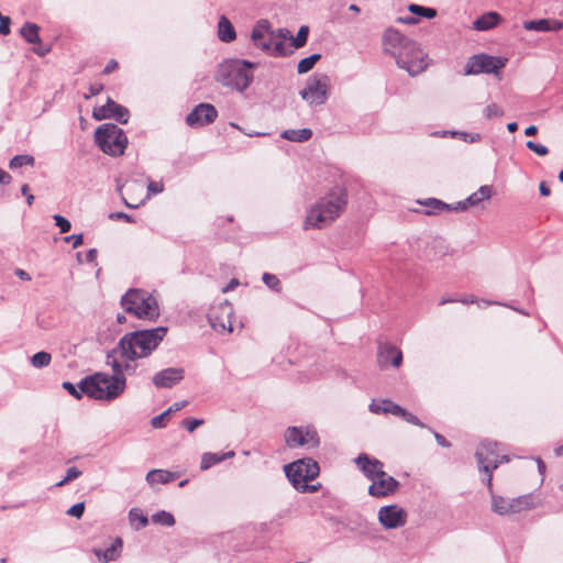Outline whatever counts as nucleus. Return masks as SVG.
Masks as SVG:
<instances>
[{"mask_svg":"<svg viewBox=\"0 0 563 563\" xmlns=\"http://www.w3.org/2000/svg\"><path fill=\"white\" fill-rule=\"evenodd\" d=\"M398 486V481L385 473V476L377 477L373 481L368 488V494L373 497H385L395 493Z\"/></svg>","mask_w":563,"mask_h":563,"instance_id":"nucleus-20","label":"nucleus"},{"mask_svg":"<svg viewBox=\"0 0 563 563\" xmlns=\"http://www.w3.org/2000/svg\"><path fill=\"white\" fill-rule=\"evenodd\" d=\"M377 361L382 368H385L388 365L399 367L402 362V353L394 345H380L377 354Z\"/></svg>","mask_w":563,"mask_h":563,"instance_id":"nucleus-21","label":"nucleus"},{"mask_svg":"<svg viewBox=\"0 0 563 563\" xmlns=\"http://www.w3.org/2000/svg\"><path fill=\"white\" fill-rule=\"evenodd\" d=\"M497 452V443L493 441L485 440L481 442L477 451L475 453V457L477 460L478 470L487 474L486 484L488 489L492 492V479L493 475L490 474V463L493 457L496 456Z\"/></svg>","mask_w":563,"mask_h":563,"instance_id":"nucleus-13","label":"nucleus"},{"mask_svg":"<svg viewBox=\"0 0 563 563\" xmlns=\"http://www.w3.org/2000/svg\"><path fill=\"white\" fill-rule=\"evenodd\" d=\"M492 187L488 185H483L478 188L477 191L473 192L466 198V202H468L470 207H474L479 205L484 200H488L492 197Z\"/></svg>","mask_w":563,"mask_h":563,"instance_id":"nucleus-33","label":"nucleus"},{"mask_svg":"<svg viewBox=\"0 0 563 563\" xmlns=\"http://www.w3.org/2000/svg\"><path fill=\"white\" fill-rule=\"evenodd\" d=\"M109 218L111 220H124L126 222H133V218L130 214L121 211L110 213Z\"/></svg>","mask_w":563,"mask_h":563,"instance_id":"nucleus-58","label":"nucleus"},{"mask_svg":"<svg viewBox=\"0 0 563 563\" xmlns=\"http://www.w3.org/2000/svg\"><path fill=\"white\" fill-rule=\"evenodd\" d=\"M274 38L272 35H268V37H264L263 41L257 42L256 46L263 49L264 52H271V48L273 46Z\"/></svg>","mask_w":563,"mask_h":563,"instance_id":"nucleus-56","label":"nucleus"},{"mask_svg":"<svg viewBox=\"0 0 563 563\" xmlns=\"http://www.w3.org/2000/svg\"><path fill=\"white\" fill-rule=\"evenodd\" d=\"M285 441L289 448L316 449L320 445L319 434L312 426L289 427L285 433Z\"/></svg>","mask_w":563,"mask_h":563,"instance_id":"nucleus-11","label":"nucleus"},{"mask_svg":"<svg viewBox=\"0 0 563 563\" xmlns=\"http://www.w3.org/2000/svg\"><path fill=\"white\" fill-rule=\"evenodd\" d=\"M525 497L506 499L501 496L492 495V509L494 512L505 516L519 512L522 509Z\"/></svg>","mask_w":563,"mask_h":563,"instance_id":"nucleus-18","label":"nucleus"},{"mask_svg":"<svg viewBox=\"0 0 563 563\" xmlns=\"http://www.w3.org/2000/svg\"><path fill=\"white\" fill-rule=\"evenodd\" d=\"M504 114V110L496 103H490L484 109V117L486 119L498 118Z\"/></svg>","mask_w":563,"mask_h":563,"instance_id":"nucleus-46","label":"nucleus"},{"mask_svg":"<svg viewBox=\"0 0 563 563\" xmlns=\"http://www.w3.org/2000/svg\"><path fill=\"white\" fill-rule=\"evenodd\" d=\"M10 33V18H1L0 20V35H8Z\"/></svg>","mask_w":563,"mask_h":563,"instance_id":"nucleus-61","label":"nucleus"},{"mask_svg":"<svg viewBox=\"0 0 563 563\" xmlns=\"http://www.w3.org/2000/svg\"><path fill=\"white\" fill-rule=\"evenodd\" d=\"M378 521L385 529H397L406 525L407 512L397 505L384 506L378 510Z\"/></svg>","mask_w":563,"mask_h":563,"instance_id":"nucleus-14","label":"nucleus"},{"mask_svg":"<svg viewBox=\"0 0 563 563\" xmlns=\"http://www.w3.org/2000/svg\"><path fill=\"white\" fill-rule=\"evenodd\" d=\"M373 413H390L398 416L404 412V408L389 399L373 400L369 405Z\"/></svg>","mask_w":563,"mask_h":563,"instance_id":"nucleus-25","label":"nucleus"},{"mask_svg":"<svg viewBox=\"0 0 563 563\" xmlns=\"http://www.w3.org/2000/svg\"><path fill=\"white\" fill-rule=\"evenodd\" d=\"M64 240H65V242H71L73 247L77 249L78 246H80L82 244L84 236H82V234H71L69 236H66Z\"/></svg>","mask_w":563,"mask_h":563,"instance_id":"nucleus-57","label":"nucleus"},{"mask_svg":"<svg viewBox=\"0 0 563 563\" xmlns=\"http://www.w3.org/2000/svg\"><path fill=\"white\" fill-rule=\"evenodd\" d=\"M123 542L121 538H115L113 543L107 548L106 550L93 549V554L98 558L99 561L103 563H109L111 561L117 560L121 554Z\"/></svg>","mask_w":563,"mask_h":563,"instance_id":"nucleus-24","label":"nucleus"},{"mask_svg":"<svg viewBox=\"0 0 563 563\" xmlns=\"http://www.w3.org/2000/svg\"><path fill=\"white\" fill-rule=\"evenodd\" d=\"M506 59L487 54L473 55L467 59L464 68L465 75L497 74L504 68Z\"/></svg>","mask_w":563,"mask_h":563,"instance_id":"nucleus-10","label":"nucleus"},{"mask_svg":"<svg viewBox=\"0 0 563 563\" xmlns=\"http://www.w3.org/2000/svg\"><path fill=\"white\" fill-rule=\"evenodd\" d=\"M95 142L104 154L120 156L126 148L128 137L118 125L104 123L97 128Z\"/></svg>","mask_w":563,"mask_h":563,"instance_id":"nucleus-6","label":"nucleus"},{"mask_svg":"<svg viewBox=\"0 0 563 563\" xmlns=\"http://www.w3.org/2000/svg\"><path fill=\"white\" fill-rule=\"evenodd\" d=\"M267 29L263 25V22H258L252 30V41L256 45L257 42H261L266 37Z\"/></svg>","mask_w":563,"mask_h":563,"instance_id":"nucleus-44","label":"nucleus"},{"mask_svg":"<svg viewBox=\"0 0 563 563\" xmlns=\"http://www.w3.org/2000/svg\"><path fill=\"white\" fill-rule=\"evenodd\" d=\"M509 461V457L507 455H497L492 460V463H490V474L493 473L494 470H496L498 467L499 464L501 463H505V462H508Z\"/></svg>","mask_w":563,"mask_h":563,"instance_id":"nucleus-60","label":"nucleus"},{"mask_svg":"<svg viewBox=\"0 0 563 563\" xmlns=\"http://www.w3.org/2000/svg\"><path fill=\"white\" fill-rule=\"evenodd\" d=\"M118 355H120L118 345L113 350H111L110 352L107 353L106 363H107V365H110L113 371V375L107 374V378L108 379L113 378V379H118V380L122 382V386H123V390H124L125 386H126L125 377L123 375V366L118 361Z\"/></svg>","mask_w":563,"mask_h":563,"instance_id":"nucleus-23","label":"nucleus"},{"mask_svg":"<svg viewBox=\"0 0 563 563\" xmlns=\"http://www.w3.org/2000/svg\"><path fill=\"white\" fill-rule=\"evenodd\" d=\"M35 163V159L32 155L29 154H22V155H15L11 158L9 163V167L11 169L20 168L22 166L29 165L33 166Z\"/></svg>","mask_w":563,"mask_h":563,"instance_id":"nucleus-37","label":"nucleus"},{"mask_svg":"<svg viewBox=\"0 0 563 563\" xmlns=\"http://www.w3.org/2000/svg\"><path fill=\"white\" fill-rule=\"evenodd\" d=\"M53 219L55 221V225L59 228L60 233H66V232L70 231L71 224H70L69 220H67L65 217L55 214L53 217Z\"/></svg>","mask_w":563,"mask_h":563,"instance_id":"nucleus-47","label":"nucleus"},{"mask_svg":"<svg viewBox=\"0 0 563 563\" xmlns=\"http://www.w3.org/2000/svg\"><path fill=\"white\" fill-rule=\"evenodd\" d=\"M280 137L290 142H306L312 137V131L310 129H289L280 133Z\"/></svg>","mask_w":563,"mask_h":563,"instance_id":"nucleus-31","label":"nucleus"},{"mask_svg":"<svg viewBox=\"0 0 563 563\" xmlns=\"http://www.w3.org/2000/svg\"><path fill=\"white\" fill-rule=\"evenodd\" d=\"M433 435H434V439L437 441V443L442 446V448H450L451 446V443L442 435L440 434L439 432H435L433 430H431Z\"/></svg>","mask_w":563,"mask_h":563,"instance_id":"nucleus-62","label":"nucleus"},{"mask_svg":"<svg viewBox=\"0 0 563 563\" xmlns=\"http://www.w3.org/2000/svg\"><path fill=\"white\" fill-rule=\"evenodd\" d=\"M320 487L321 485L319 483L316 485H309L308 482H303L294 486V488L300 493H314L318 492Z\"/></svg>","mask_w":563,"mask_h":563,"instance_id":"nucleus-53","label":"nucleus"},{"mask_svg":"<svg viewBox=\"0 0 563 563\" xmlns=\"http://www.w3.org/2000/svg\"><path fill=\"white\" fill-rule=\"evenodd\" d=\"M527 31L558 32L563 29V22L556 19L528 20L522 23Z\"/></svg>","mask_w":563,"mask_h":563,"instance_id":"nucleus-22","label":"nucleus"},{"mask_svg":"<svg viewBox=\"0 0 563 563\" xmlns=\"http://www.w3.org/2000/svg\"><path fill=\"white\" fill-rule=\"evenodd\" d=\"M29 191H30L29 185L27 184L22 185L21 194L23 196H25L27 205L31 206L33 203L34 196L32 194H30Z\"/></svg>","mask_w":563,"mask_h":563,"instance_id":"nucleus-64","label":"nucleus"},{"mask_svg":"<svg viewBox=\"0 0 563 563\" xmlns=\"http://www.w3.org/2000/svg\"><path fill=\"white\" fill-rule=\"evenodd\" d=\"M526 146L539 156H545L549 153V148L545 145L536 143L533 141H527Z\"/></svg>","mask_w":563,"mask_h":563,"instance_id":"nucleus-48","label":"nucleus"},{"mask_svg":"<svg viewBox=\"0 0 563 563\" xmlns=\"http://www.w3.org/2000/svg\"><path fill=\"white\" fill-rule=\"evenodd\" d=\"M409 11L417 14V15H420V16H423V18H427V19H432L437 15V10L433 9V8H428V7H422V5H419V4H410L409 5Z\"/></svg>","mask_w":563,"mask_h":563,"instance_id":"nucleus-42","label":"nucleus"},{"mask_svg":"<svg viewBox=\"0 0 563 563\" xmlns=\"http://www.w3.org/2000/svg\"><path fill=\"white\" fill-rule=\"evenodd\" d=\"M399 417H401L408 423H411L413 426H418L420 428H427V426L423 422H421L420 419L417 416H415L411 412L407 411L405 408H404V412L400 413Z\"/></svg>","mask_w":563,"mask_h":563,"instance_id":"nucleus-49","label":"nucleus"},{"mask_svg":"<svg viewBox=\"0 0 563 563\" xmlns=\"http://www.w3.org/2000/svg\"><path fill=\"white\" fill-rule=\"evenodd\" d=\"M202 419H196V418H187L181 422V426L187 429L189 432H194L198 427L203 424Z\"/></svg>","mask_w":563,"mask_h":563,"instance_id":"nucleus-50","label":"nucleus"},{"mask_svg":"<svg viewBox=\"0 0 563 563\" xmlns=\"http://www.w3.org/2000/svg\"><path fill=\"white\" fill-rule=\"evenodd\" d=\"M80 475H81V471H79L77 467H75V466L69 467L66 472V476L62 481H59L56 484V486L62 487V486L66 485L67 483L78 478Z\"/></svg>","mask_w":563,"mask_h":563,"instance_id":"nucleus-45","label":"nucleus"},{"mask_svg":"<svg viewBox=\"0 0 563 563\" xmlns=\"http://www.w3.org/2000/svg\"><path fill=\"white\" fill-rule=\"evenodd\" d=\"M470 207L468 202H466V199L463 201H459L456 203L450 205V208L448 210L451 211H464Z\"/></svg>","mask_w":563,"mask_h":563,"instance_id":"nucleus-63","label":"nucleus"},{"mask_svg":"<svg viewBox=\"0 0 563 563\" xmlns=\"http://www.w3.org/2000/svg\"><path fill=\"white\" fill-rule=\"evenodd\" d=\"M218 118V111L211 103H199L186 117L189 126H205L211 124Z\"/></svg>","mask_w":563,"mask_h":563,"instance_id":"nucleus-15","label":"nucleus"},{"mask_svg":"<svg viewBox=\"0 0 563 563\" xmlns=\"http://www.w3.org/2000/svg\"><path fill=\"white\" fill-rule=\"evenodd\" d=\"M51 361V354L45 351L37 352L31 357V364L35 368L46 367L49 365Z\"/></svg>","mask_w":563,"mask_h":563,"instance_id":"nucleus-38","label":"nucleus"},{"mask_svg":"<svg viewBox=\"0 0 563 563\" xmlns=\"http://www.w3.org/2000/svg\"><path fill=\"white\" fill-rule=\"evenodd\" d=\"M329 78L325 75H313L307 79L306 87L299 91L300 97L310 106L325 103L329 92Z\"/></svg>","mask_w":563,"mask_h":563,"instance_id":"nucleus-9","label":"nucleus"},{"mask_svg":"<svg viewBox=\"0 0 563 563\" xmlns=\"http://www.w3.org/2000/svg\"><path fill=\"white\" fill-rule=\"evenodd\" d=\"M167 333L166 327L136 330L125 333L118 343L120 356L124 361H135L148 356L157 349Z\"/></svg>","mask_w":563,"mask_h":563,"instance_id":"nucleus-1","label":"nucleus"},{"mask_svg":"<svg viewBox=\"0 0 563 563\" xmlns=\"http://www.w3.org/2000/svg\"><path fill=\"white\" fill-rule=\"evenodd\" d=\"M355 463L364 475L372 481L385 476L383 463L377 459H371L366 453H361L355 459Z\"/></svg>","mask_w":563,"mask_h":563,"instance_id":"nucleus-19","label":"nucleus"},{"mask_svg":"<svg viewBox=\"0 0 563 563\" xmlns=\"http://www.w3.org/2000/svg\"><path fill=\"white\" fill-rule=\"evenodd\" d=\"M126 313L143 320L155 321L159 317L158 302L148 291L130 288L120 301Z\"/></svg>","mask_w":563,"mask_h":563,"instance_id":"nucleus-3","label":"nucleus"},{"mask_svg":"<svg viewBox=\"0 0 563 563\" xmlns=\"http://www.w3.org/2000/svg\"><path fill=\"white\" fill-rule=\"evenodd\" d=\"M153 523L161 525L164 527H173L175 525V517L173 514L166 510H159L151 517Z\"/></svg>","mask_w":563,"mask_h":563,"instance_id":"nucleus-35","label":"nucleus"},{"mask_svg":"<svg viewBox=\"0 0 563 563\" xmlns=\"http://www.w3.org/2000/svg\"><path fill=\"white\" fill-rule=\"evenodd\" d=\"M346 206V195L338 189L320 198L308 211L305 229L322 228L336 219Z\"/></svg>","mask_w":563,"mask_h":563,"instance_id":"nucleus-2","label":"nucleus"},{"mask_svg":"<svg viewBox=\"0 0 563 563\" xmlns=\"http://www.w3.org/2000/svg\"><path fill=\"white\" fill-rule=\"evenodd\" d=\"M169 416V411H164L161 415L152 418L151 426L155 429L163 428L165 426V419Z\"/></svg>","mask_w":563,"mask_h":563,"instance_id":"nucleus-55","label":"nucleus"},{"mask_svg":"<svg viewBox=\"0 0 563 563\" xmlns=\"http://www.w3.org/2000/svg\"><path fill=\"white\" fill-rule=\"evenodd\" d=\"M321 58L320 54H312L299 60L297 70L299 74L308 73L313 68L316 63Z\"/></svg>","mask_w":563,"mask_h":563,"instance_id":"nucleus-36","label":"nucleus"},{"mask_svg":"<svg viewBox=\"0 0 563 563\" xmlns=\"http://www.w3.org/2000/svg\"><path fill=\"white\" fill-rule=\"evenodd\" d=\"M263 283L272 290L280 291V280L274 274L264 273L262 276Z\"/></svg>","mask_w":563,"mask_h":563,"instance_id":"nucleus-43","label":"nucleus"},{"mask_svg":"<svg viewBox=\"0 0 563 563\" xmlns=\"http://www.w3.org/2000/svg\"><path fill=\"white\" fill-rule=\"evenodd\" d=\"M129 520H130L131 526L135 530H140L142 528H145L147 526V523H148L147 516L140 508H132L129 511Z\"/></svg>","mask_w":563,"mask_h":563,"instance_id":"nucleus-34","label":"nucleus"},{"mask_svg":"<svg viewBox=\"0 0 563 563\" xmlns=\"http://www.w3.org/2000/svg\"><path fill=\"white\" fill-rule=\"evenodd\" d=\"M233 307L228 301L212 307L208 313L210 327L216 331L232 332Z\"/></svg>","mask_w":563,"mask_h":563,"instance_id":"nucleus-12","label":"nucleus"},{"mask_svg":"<svg viewBox=\"0 0 563 563\" xmlns=\"http://www.w3.org/2000/svg\"><path fill=\"white\" fill-rule=\"evenodd\" d=\"M62 387L67 390L71 396H74L76 399H81L82 397V393L81 390L78 388V385L75 386L73 383L70 382H64Z\"/></svg>","mask_w":563,"mask_h":563,"instance_id":"nucleus-54","label":"nucleus"},{"mask_svg":"<svg viewBox=\"0 0 563 563\" xmlns=\"http://www.w3.org/2000/svg\"><path fill=\"white\" fill-rule=\"evenodd\" d=\"M82 395L95 400H114L123 393L122 382L107 378V374L96 373L78 383Z\"/></svg>","mask_w":563,"mask_h":563,"instance_id":"nucleus-5","label":"nucleus"},{"mask_svg":"<svg viewBox=\"0 0 563 563\" xmlns=\"http://www.w3.org/2000/svg\"><path fill=\"white\" fill-rule=\"evenodd\" d=\"M409 41L411 40L402 35L398 30L388 27L383 35L384 51L395 57L396 53H398Z\"/></svg>","mask_w":563,"mask_h":563,"instance_id":"nucleus-17","label":"nucleus"},{"mask_svg":"<svg viewBox=\"0 0 563 563\" xmlns=\"http://www.w3.org/2000/svg\"><path fill=\"white\" fill-rule=\"evenodd\" d=\"M185 377L183 367H167L153 376V384L157 388H172L179 384Z\"/></svg>","mask_w":563,"mask_h":563,"instance_id":"nucleus-16","label":"nucleus"},{"mask_svg":"<svg viewBox=\"0 0 563 563\" xmlns=\"http://www.w3.org/2000/svg\"><path fill=\"white\" fill-rule=\"evenodd\" d=\"M253 65L243 59H227L217 70L216 79L222 86L244 91L253 80Z\"/></svg>","mask_w":563,"mask_h":563,"instance_id":"nucleus-4","label":"nucleus"},{"mask_svg":"<svg viewBox=\"0 0 563 563\" xmlns=\"http://www.w3.org/2000/svg\"><path fill=\"white\" fill-rule=\"evenodd\" d=\"M85 512V503H77L75 505H73L67 511L66 514L68 516H71V517H75V518H81L82 515Z\"/></svg>","mask_w":563,"mask_h":563,"instance_id":"nucleus-52","label":"nucleus"},{"mask_svg":"<svg viewBox=\"0 0 563 563\" xmlns=\"http://www.w3.org/2000/svg\"><path fill=\"white\" fill-rule=\"evenodd\" d=\"M290 46L291 45H288L285 42V38H277L274 40L271 52L274 56H286L288 53L291 52L289 48Z\"/></svg>","mask_w":563,"mask_h":563,"instance_id":"nucleus-40","label":"nucleus"},{"mask_svg":"<svg viewBox=\"0 0 563 563\" xmlns=\"http://www.w3.org/2000/svg\"><path fill=\"white\" fill-rule=\"evenodd\" d=\"M426 57L420 45L411 40L396 53L395 59L399 68L405 69L410 76H416L427 68Z\"/></svg>","mask_w":563,"mask_h":563,"instance_id":"nucleus-7","label":"nucleus"},{"mask_svg":"<svg viewBox=\"0 0 563 563\" xmlns=\"http://www.w3.org/2000/svg\"><path fill=\"white\" fill-rule=\"evenodd\" d=\"M500 21V15L497 12H487L479 18H477L473 26L477 31H488L493 27H495L498 22Z\"/></svg>","mask_w":563,"mask_h":563,"instance_id":"nucleus-28","label":"nucleus"},{"mask_svg":"<svg viewBox=\"0 0 563 563\" xmlns=\"http://www.w3.org/2000/svg\"><path fill=\"white\" fill-rule=\"evenodd\" d=\"M92 115L96 120H99V121L104 120V119H110L111 118L110 108H107V103H106L99 108H96L93 110Z\"/></svg>","mask_w":563,"mask_h":563,"instance_id":"nucleus-51","label":"nucleus"},{"mask_svg":"<svg viewBox=\"0 0 563 563\" xmlns=\"http://www.w3.org/2000/svg\"><path fill=\"white\" fill-rule=\"evenodd\" d=\"M107 108H110L111 118L121 124H126L130 111L122 104L117 103L110 97L107 99Z\"/></svg>","mask_w":563,"mask_h":563,"instance_id":"nucleus-29","label":"nucleus"},{"mask_svg":"<svg viewBox=\"0 0 563 563\" xmlns=\"http://www.w3.org/2000/svg\"><path fill=\"white\" fill-rule=\"evenodd\" d=\"M148 194L156 195L161 194L164 190V186L158 181H151L147 186Z\"/></svg>","mask_w":563,"mask_h":563,"instance_id":"nucleus-59","label":"nucleus"},{"mask_svg":"<svg viewBox=\"0 0 563 563\" xmlns=\"http://www.w3.org/2000/svg\"><path fill=\"white\" fill-rule=\"evenodd\" d=\"M309 34V27L307 25L300 26L296 37L291 38V46L300 48L306 45Z\"/></svg>","mask_w":563,"mask_h":563,"instance_id":"nucleus-41","label":"nucleus"},{"mask_svg":"<svg viewBox=\"0 0 563 563\" xmlns=\"http://www.w3.org/2000/svg\"><path fill=\"white\" fill-rule=\"evenodd\" d=\"M235 453L233 451H229L225 453H205L201 457L200 468L208 470L227 459L233 457Z\"/></svg>","mask_w":563,"mask_h":563,"instance_id":"nucleus-30","label":"nucleus"},{"mask_svg":"<svg viewBox=\"0 0 563 563\" xmlns=\"http://www.w3.org/2000/svg\"><path fill=\"white\" fill-rule=\"evenodd\" d=\"M40 27L37 24L32 22H25L20 30V34L22 37L30 44H40Z\"/></svg>","mask_w":563,"mask_h":563,"instance_id":"nucleus-32","label":"nucleus"},{"mask_svg":"<svg viewBox=\"0 0 563 563\" xmlns=\"http://www.w3.org/2000/svg\"><path fill=\"white\" fill-rule=\"evenodd\" d=\"M286 477L292 486L314 479L319 473V464L310 459H301L284 466Z\"/></svg>","mask_w":563,"mask_h":563,"instance_id":"nucleus-8","label":"nucleus"},{"mask_svg":"<svg viewBox=\"0 0 563 563\" xmlns=\"http://www.w3.org/2000/svg\"><path fill=\"white\" fill-rule=\"evenodd\" d=\"M179 476L177 472L166 470H152L146 474V482L148 485L168 484Z\"/></svg>","mask_w":563,"mask_h":563,"instance_id":"nucleus-26","label":"nucleus"},{"mask_svg":"<svg viewBox=\"0 0 563 563\" xmlns=\"http://www.w3.org/2000/svg\"><path fill=\"white\" fill-rule=\"evenodd\" d=\"M218 37L223 43H231L236 38L235 29L225 15L219 18Z\"/></svg>","mask_w":563,"mask_h":563,"instance_id":"nucleus-27","label":"nucleus"},{"mask_svg":"<svg viewBox=\"0 0 563 563\" xmlns=\"http://www.w3.org/2000/svg\"><path fill=\"white\" fill-rule=\"evenodd\" d=\"M421 203L430 208V210L427 211L428 214L439 213V212H441L443 210H448L450 208V205H448L439 199H435V198H429L424 202H421Z\"/></svg>","mask_w":563,"mask_h":563,"instance_id":"nucleus-39","label":"nucleus"}]
</instances>
